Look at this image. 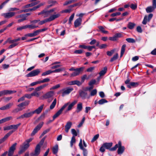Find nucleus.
Returning a JSON list of instances; mask_svg holds the SVG:
<instances>
[{
    "mask_svg": "<svg viewBox=\"0 0 156 156\" xmlns=\"http://www.w3.org/2000/svg\"><path fill=\"white\" fill-rule=\"evenodd\" d=\"M77 101L75 100L70 103V102H68L65 104L53 116V119L54 120L56 118L58 117L62 113L63 111L66 107H68L66 110V112L71 110L73 108V107L77 103Z\"/></svg>",
    "mask_w": 156,
    "mask_h": 156,
    "instance_id": "obj_1",
    "label": "nucleus"
},
{
    "mask_svg": "<svg viewBox=\"0 0 156 156\" xmlns=\"http://www.w3.org/2000/svg\"><path fill=\"white\" fill-rule=\"evenodd\" d=\"M118 148L117 153L118 154H122L124 152L125 148L124 146H122V143L121 141H119L118 144H116L115 146L110 149V151H115Z\"/></svg>",
    "mask_w": 156,
    "mask_h": 156,
    "instance_id": "obj_2",
    "label": "nucleus"
},
{
    "mask_svg": "<svg viewBox=\"0 0 156 156\" xmlns=\"http://www.w3.org/2000/svg\"><path fill=\"white\" fill-rule=\"evenodd\" d=\"M60 16V14L58 13L56 14L55 12L54 13V14L50 16L48 18L44 20L40 21L38 23L39 25H42L44 23L48 22H50L55 20V19L59 17Z\"/></svg>",
    "mask_w": 156,
    "mask_h": 156,
    "instance_id": "obj_3",
    "label": "nucleus"
},
{
    "mask_svg": "<svg viewBox=\"0 0 156 156\" xmlns=\"http://www.w3.org/2000/svg\"><path fill=\"white\" fill-rule=\"evenodd\" d=\"M85 67L82 66L79 68L76 69L74 72L72 73L71 74V76L74 77L81 74L85 69Z\"/></svg>",
    "mask_w": 156,
    "mask_h": 156,
    "instance_id": "obj_4",
    "label": "nucleus"
},
{
    "mask_svg": "<svg viewBox=\"0 0 156 156\" xmlns=\"http://www.w3.org/2000/svg\"><path fill=\"white\" fill-rule=\"evenodd\" d=\"M73 90V89L72 88H63L59 91V93H61L62 96L64 97L65 95L69 94Z\"/></svg>",
    "mask_w": 156,
    "mask_h": 156,
    "instance_id": "obj_5",
    "label": "nucleus"
},
{
    "mask_svg": "<svg viewBox=\"0 0 156 156\" xmlns=\"http://www.w3.org/2000/svg\"><path fill=\"white\" fill-rule=\"evenodd\" d=\"M152 3V6H148L146 8V10L147 13H150L153 12L156 8V0H153Z\"/></svg>",
    "mask_w": 156,
    "mask_h": 156,
    "instance_id": "obj_6",
    "label": "nucleus"
},
{
    "mask_svg": "<svg viewBox=\"0 0 156 156\" xmlns=\"http://www.w3.org/2000/svg\"><path fill=\"white\" fill-rule=\"evenodd\" d=\"M40 72V69H37L34 70L27 74V76L28 77H32L37 75Z\"/></svg>",
    "mask_w": 156,
    "mask_h": 156,
    "instance_id": "obj_7",
    "label": "nucleus"
},
{
    "mask_svg": "<svg viewBox=\"0 0 156 156\" xmlns=\"http://www.w3.org/2000/svg\"><path fill=\"white\" fill-rule=\"evenodd\" d=\"M43 122L41 123L38 124L34 129L31 134V136H34L37 132L42 127L43 125Z\"/></svg>",
    "mask_w": 156,
    "mask_h": 156,
    "instance_id": "obj_8",
    "label": "nucleus"
},
{
    "mask_svg": "<svg viewBox=\"0 0 156 156\" xmlns=\"http://www.w3.org/2000/svg\"><path fill=\"white\" fill-rule=\"evenodd\" d=\"M16 13L14 12H9L6 13H3L1 14L2 16H3L5 18H9L13 16Z\"/></svg>",
    "mask_w": 156,
    "mask_h": 156,
    "instance_id": "obj_9",
    "label": "nucleus"
},
{
    "mask_svg": "<svg viewBox=\"0 0 156 156\" xmlns=\"http://www.w3.org/2000/svg\"><path fill=\"white\" fill-rule=\"evenodd\" d=\"M29 144H28L27 143H26L25 141L22 146H21V150L19 151L20 154H21L23 152H24L29 147Z\"/></svg>",
    "mask_w": 156,
    "mask_h": 156,
    "instance_id": "obj_10",
    "label": "nucleus"
},
{
    "mask_svg": "<svg viewBox=\"0 0 156 156\" xmlns=\"http://www.w3.org/2000/svg\"><path fill=\"white\" fill-rule=\"evenodd\" d=\"M80 149L83 151V153L84 156H87L88 154L87 150L83 148L82 145V140L81 139L80 140V143L79 144Z\"/></svg>",
    "mask_w": 156,
    "mask_h": 156,
    "instance_id": "obj_11",
    "label": "nucleus"
},
{
    "mask_svg": "<svg viewBox=\"0 0 156 156\" xmlns=\"http://www.w3.org/2000/svg\"><path fill=\"white\" fill-rule=\"evenodd\" d=\"M54 94V92L52 91L47 92L42 96V97L45 99H48L52 97Z\"/></svg>",
    "mask_w": 156,
    "mask_h": 156,
    "instance_id": "obj_12",
    "label": "nucleus"
},
{
    "mask_svg": "<svg viewBox=\"0 0 156 156\" xmlns=\"http://www.w3.org/2000/svg\"><path fill=\"white\" fill-rule=\"evenodd\" d=\"M55 9H52L47 11L44 10V17H46L50 16H51L52 15V12L55 11Z\"/></svg>",
    "mask_w": 156,
    "mask_h": 156,
    "instance_id": "obj_13",
    "label": "nucleus"
},
{
    "mask_svg": "<svg viewBox=\"0 0 156 156\" xmlns=\"http://www.w3.org/2000/svg\"><path fill=\"white\" fill-rule=\"evenodd\" d=\"M40 148L41 147L39 145H37L35 149L34 153H32L31 155L32 156H37L38 155L40 152Z\"/></svg>",
    "mask_w": 156,
    "mask_h": 156,
    "instance_id": "obj_14",
    "label": "nucleus"
},
{
    "mask_svg": "<svg viewBox=\"0 0 156 156\" xmlns=\"http://www.w3.org/2000/svg\"><path fill=\"white\" fill-rule=\"evenodd\" d=\"M82 20V19L80 17L76 19L74 22L75 27L76 28L80 26L81 24Z\"/></svg>",
    "mask_w": 156,
    "mask_h": 156,
    "instance_id": "obj_15",
    "label": "nucleus"
},
{
    "mask_svg": "<svg viewBox=\"0 0 156 156\" xmlns=\"http://www.w3.org/2000/svg\"><path fill=\"white\" fill-rule=\"evenodd\" d=\"M13 105V103H9L6 105L1 107L0 110H5L10 108Z\"/></svg>",
    "mask_w": 156,
    "mask_h": 156,
    "instance_id": "obj_16",
    "label": "nucleus"
},
{
    "mask_svg": "<svg viewBox=\"0 0 156 156\" xmlns=\"http://www.w3.org/2000/svg\"><path fill=\"white\" fill-rule=\"evenodd\" d=\"M39 34L38 30L34 31L33 33L27 34L25 35V36L29 37H35Z\"/></svg>",
    "mask_w": 156,
    "mask_h": 156,
    "instance_id": "obj_17",
    "label": "nucleus"
},
{
    "mask_svg": "<svg viewBox=\"0 0 156 156\" xmlns=\"http://www.w3.org/2000/svg\"><path fill=\"white\" fill-rule=\"evenodd\" d=\"M72 125L71 122L69 121L67 122L65 126V131L66 133H68L69 129L71 128Z\"/></svg>",
    "mask_w": 156,
    "mask_h": 156,
    "instance_id": "obj_18",
    "label": "nucleus"
},
{
    "mask_svg": "<svg viewBox=\"0 0 156 156\" xmlns=\"http://www.w3.org/2000/svg\"><path fill=\"white\" fill-rule=\"evenodd\" d=\"M21 125V123H19L16 125H12L9 126V130L11 129H13V130L15 131L17 130L18 127Z\"/></svg>",
    "mask_w": 156,
    "mask_h": 156,
    "instance_id": "obj_19",
    "label": "nucleus"
},
{
    "mask_svg": "<svg viewBox=\"0 0 156 156\" xmlns=\"http://www.w3.org/2000/svg\"><path fill=\"white\" fill-rule=\"evenodd\" d=\"M68 84L70 85H77L78 86H80L81 84V83L80 81L77 80H75L70 81L68 83Z\"/></svg>",
    "mask_w": 156,
    "mask_h": 156,
    "instance_id": "obj_20",
    "label": "nucleus"
},
{
    "mask_svg": "<svg viewBox=\"0 0 156 156\" xmlns=\"http://www.w3.org/2000/svg\"><path fill=\"white\" fill-rule=\"evenodd\" d=\"M44 106V105H42L39 107H38L37 109L36 110L33 111V114H34V113H37V114H39L40 113L43 109Z\"/></svg>",
    "mask_w": 156,
    "mask_h": 156,
    "instance_id": "obj_21",
    "label": "nucleus"
},
{
    "mask_svg": "<svg viewBox=\"0 0 156 156\" xmlns=\"http://www.w3.org/2000/svg\"><path fill=\"white\" fill-rule=\"evenodd\" d=\"M83 108V104L81 103H79L77 106L76 110V111L77 113H78L80 112Z\"/></svg>",
    "mask_w": 156,
    "mask_h": 156,
    "instance_id": "obj_22",
    "label": "nucleus"
},
{
    "mask_svg": "<svg viewBox=\"0 0 156 156\" xmlns=\"http://www.w3.org/2000/svg\"><path fill=\"white\" fill-rule=\"evenodd\" d=\"M2 91L4 95L6 94H12L16 92V91L15 90H4Z\"/></svg>",
    "mask_w": 156,
    "mask_h": 156,
    "instance_id": "obj_23",
    "label": "nucleus"
},
{
    "mask_svg": "<svg viewBox=\"0 0 156 156\" xmlns=\"http://www.w3.org/2000/svg\"><path fill=\"white\" fill-rule=\"evenodd\" d=\"M138 84L136 82H130L129 84L127 85V87L129 88H131V87H136L137 86Z\"/></svg>",
    "mask_w": 156,
    "mask_h": 156,
    "instance_id": "obj_24",
    "label": "nucleus"
},
{
    "mask_svg": "<svg viewBox=\"0 0 156 156\" xmlns=\"http://www.w3.org/2000/svg\"><path fill=\"white\" fill-rule=\"evenodd\" d=\"M103 146H105V148L106 149H110L111 148V147L112 146V143H104L103 144Z\"/></svg>",
    "mask_w": 156,
    "mask_h": 156,
    "instance_id": "obj_25",
    "label": "nucleus"
},
{
    "mask_svg": "<svg viewBox=\"0 0 156 156\" xmlns=\"http://www.w3.org/2000/svg\"><path fill=\"white\" fill-rule=\"evenodd\" d=\"M107 71V68L106 67H104L103 70H101L99 73L100 76H102L104 75L106 73Z\"/></svg>",
    "mask_w": 156,
    "mask_h": 156,
    "instance_id": "obj_26",
    "label": "nucleus"
},
{
    "mask_svg": "<svg viewBox=\"0 0 156 156\" xmlns=\"http://www.w3.org/2000/svg\"><path fill=\"white\" fill-rule=\"evenodd\" d=\"M32 112H30L29 113H26L23 115V118H27L31 117L33 114Z\"/></svg>",
    "mask_w": 156,
    "mask_h": 156,
    "instance_id": "obj_27",
    "label": "nucleus"
},
{
    "mask_svg": "<svg viewBox=\"0 0 156 156\" xmlns=\"http://www.w3.org/2000/svg\"><path fill=\"white\" fill-rule=\"evenodd\" d=\"M126 47V44H123L121 48V55L120 57H121L122 56L124 53L125 52V48Z\"/></svg>",
    "mask_w": 156,
    "mask_h": 156,
    "instance_id": "obj_28",
    "label": "nucleus"
},
{
    "mask_svg": "<svg viewBox=\"0 0 156 156\" xmlns=\"http://www.w3.org/2000/svg\"><path fill=\"white\" fill-rule=\"evenodd\" d=\"M136 24L132 22H129L128 24L127 27L130 29H133L135 26Z\"/></svg>",
    "mask_w": 156,
    "mask_h": 156,
    "instance_id": "obj_29",
    "label": "nucleus"
},
{
    "mask_svg": "<svg viewBox=\"0 0 156 156\" xmlns=\"http://www.w3.org/2000/svg\"><path fill=\"white\" fill-rule=\"evenodd\" d=\"M57 102V100L56 98H55L53 102L52 103L51 105L50 106V109H52L54 108L55 107V106Z\"/></svg>",
    "mask_w": 156,
    "mask_h": 156,
    "instance_id": "obj_30",
    "label": "nucleus"
},
{
    "mask_svg": "<svg viewBox=\"0 0 156 156\" xmlns=\"http://www.w3.org/2000/svg\"><path fill=\"white\" fill-rule=\"evenodd\" d=\"M33 8H31V9H27L22 10H21L20 11H19L18 13H21L23 12H30V11H34V10H33Z\"/></svg>",
    "mask_w": 156,
    "mask_h": 156,
    "instance_id": "obj_31",
    "label": "nucleus"
},
{
    "mask_svg": "<svg viewBox=\"0 0 156 156\" xmlns=\"http://www.w3.org/2000/svg\"><path fill=\"white\" fill-rule=\"evenodd\" d=\"M90 75L89 76H87L86 74L84 75L81 77V81L83 82H84L85 80H88L90 79Z\"/></svg>",
    "mask_w": 156,
    "mask_h": 156,
    "instance_id": "obj_32",
    "label": "nucleus"
},
{
    "mask_svg": "<svg viewBox=\"0 0 156 156\" xmlns=\"http://www.w3.org/2000/svg\"><path fill=\"white\" fill-rule=\"evenodd\" d=\"M58 146L57 144L55 145L52 148V151L54 154H56L58 151Z\"/></svg>",
    "mask_w": 156,
    "mask_h": 156,
    "instance_id": "obj_33",
    "label": "nucleus"
},
{
    "mask_svg": "<svg viewBox=\"0 0 156 156\" xmlns=\"http://www.w3.org/2000/svg\"><path fill=\"white\" fill-rule=\"evenodd\" d=\"M27 28H28L30 29H33L38 27V26H35L34 24L27 25Z\"/></svg>",
    "mask_w": 156,
    "mask_h": 156,
    "instance_id": "obj_34",
    "label": "nucleus"
},
{
    "mask_svg": "<svg viewBox=\"0 0 156 156\" xmlns=\"http://www.w3.org/2000/svg\"><path fill=\"white\" fill-rule=\"evenodd\" d=\"M65 68L64 67L61 68H60L56 69L52 71V73H58L61 71H63L65 70Z\"/></svg>",
    "mask_w": 156,
    "mask_h": 156,
    "instance_id": "obj_35",
    "label": "nucleus"
},
{
    "mask_svg": "<svg viewBox=\"0 0 156 156\" xmlns=\"http://www.w3.org/2000/svg\"><path fill=\"white\" fill-rule=\"evenodd\" d=\"M118 57V53H116L113 56L111 59L110 62H113V61L116 60Z\"/></svg>",
    "mask_w": 156,
    "mask_h": 156,
    "instance_id": "obj_36",
    "label": "nucleus"
},
{
    "mask_svg": "<svg viewBox=\"0 0 156 156\" xmlns=\"http://www.w3.org/2000/svg\"><path fill=\"white\" fill-rule=\"evenodd\" d=\"M29 104V101H25L21 103L18 105V106L20 108L23 107L24 106L28 105Z\"/></svg>",
    "mask_w": 156,
    "mask_h": 156,
    "instance_id": "obj_37",
    "label": "nucleus"
},
{
    "mask_svg": "<svg viewBox=\"0 0 156 156\" xmlns=\"http://www.w3.org/2000/svg\"><path fill=\"white\" fill-rule=\"evenodd\" d=\"M76 142L75 137L74 136H73L72 137L71 140L70 141V146L72 147L73 146V144Z\"/></svg>",
    "mask_w": 156,
    "mask_h": 156,
    "instance_id": "obj_38",
    "label": "nucleus"
},
{
    "mask_svg": "<svg viewBox=\"0 0 156 156\" xmlns=\"http://www.w3.org/2000/svg\"><path fill=\"white\" fill-rule=\"evenodd\" d=\"M80 96L83 98H85L87 95V93L84 91H81L80 94Z\"/></svg>",
    "mask_w": 156,
    "mask_h": 156,
    "instance_id": "obj_39",
    "label": "nucleus"
},
{
    "mask_svg": "<svg viewBox=\"0 0 156 156\" xmlns=\"http://www.w3.org/2000/svg\"><path fill=\"white\" fill-rule=\"evenodd\" d=\"M52 73V71L50 70L43 73L41 75L42 76H45L46 75L50 74Z\"/></svg>",
    "mask_w": 156,
    "mask_h": 156,
    "instance_id": "obj_40",
    "label": "nucleus"
},
{
    "mask_svg": "<svg viewBox=\"0 0 156 156\" xmlns=\"http://www.w3.org/2000/svg\"><path fill=\"white\" fill-rule=\"evenodd\" d=\"M108 101L105 99H102L98 101V103L100 105H102L105 103H107Z\"/></svg>",
    "mask_w": 156,
    "mask_h": 156,
    "instance_id": "obj_41",
    "label": "nucleus"
},
{
    "mask_svg": "<svg viewBox=\"0 0 156 156\" xmlns=\"http://www.w3.org/2000/svg\"><path fill=\"white\" fill-rule=\"evenodd\" d=\"M126 40L129 43H134L136 42L135 40L132 38H127L126 39Z\"/></svg>",
    "mask_w": 156,
    "mask_h": 156,
    "instance_id": "obj_42",
    "label": "nucleus"
},
{
    "mask_svg": "<svg viewBox=\"0 0 156 156\" xmlns=\"http://www.w3.org/2000/svg\"><path fill=\"white\" fill-rule=\"evenodd\" d=\"M75 0H70L69 1H67L65 2L63 4V5L65 6L67 5L68 4H70L73 2H75Z\"/></svg>",
    "mask_w": 156,
    "mask_h": 156,
    "instance_id": "obj_43",
    "label": "nucleus"
},
{
    "mask_svg": "<svg viewBox=\"0 0 156 156\" xmlns=\"http://www.w3.org/2000/svg\"><path fill=\"white\" fill-rule=\"evenodd\" d=\"M16 143H15L10 148L9 150L12 151L13 152H14V151L16 149Z\"/></svg>",
    "mask_w": 156,
    "mask_h": 156,
    "instance_id": "obj_44",
    "label": "nucleus"
},
{
    "mask_svg": "<svg viewBox=\"0 0 156 156\" xmlns=\"http://www.w3.org/2000/svg\"><path fill=\"white\" fill-rule=\"evenodd\" d=\"M50 79L48 78H46L41 80H39L40 84L42 83L48 82L50 81Z\"/></svg>",
    "mask_w": 156,
    "mask_h": 156,
    "instance_id": "obj_45",
    "label": "nucleus"
},
{
    "mask_svg": "<svg viewBox=\"0 0 156 156\" xmlns=\"http://www.w3.org/2000/svg\"><path fill=\"white\" fill-rule=\"evenodd\" d=\"M75 14L73 13L70 17L69 20V24H71L72 21L73 20Z\"/></svg>",
    "mask_w": 156,
    "mask_h": 156,
    "instance_id": "obj_46",
    "label": "nucleus"
},
{
    "mask_svg": "<svg viewBox=\"0 0 156 156\" xmlns=\"http://www.w3.org/2000/svg\"><path fill=\"white\" fill-rule=\"evenodd\" d=\"M72 11L71 9H66L64 10H62L60 12L61 13H69Z\"/></svg>",
    "mask_w": 156,
    "mask_h": 156,
    "instance_id": "obj_47",
    "label": "nucleus"
},
{
    "mask_svg": "<svg viewBox=\"0 0 156 156\" xmlns=\"http://www.w3.org/2000/svg\"><path fill=\"white\" fill-rule=\"evenodd\" d=\"M148 21L147 16H145L144 19V20L142 21V23L143 24L145 25L147 24V23Z\"/></svg>",
    "mask_w": 156,
    "mask_h": 156,
    "instance_id": "obj_48",
    "label": "nucleus"
},
{
    "mask_svg": "<svg viewBox=\"0 0 156 156\" xmlns=\"http://www.w3.org/2000/svg\"><path fill=\"white\" fill-rule=\"evenodd\" d=\"M115 50V49L112 50L110 51H108L107 52V54L109 56H111L113 54Z\"/></svg>",
    "mask_w": 156,
    "mask_h": 156,
    "instance_id": "obj_49",
    "label": "nucleus"
},
{
    "mask_svg": "<svg viewBox=\"0 0 156 156\" xmlns=\"http://www.w3.org/2000/svg\"><path fill=\"white\" fill-rule=\"evenodd\" d=\"M27 29V27H26V25L17 27L16 29V30L18 31H20V30H22L23 29Z\"/></svg>",
    "mask_w": 156,
    "mask_h": 156,
    "instance_id": "obj_50",
    "label": "nucleus"
},
{
    "mask_svg": "<svg viewBox=\"0 0 156 156\" xmlns=\"http://www.w3.org/2000/svg\"><path fill=\"white\" fill-rule=\"evenodd\" d=\"M60 87V85L59 84H58L52 87L50 89V90H55L59 88Z\"/></svg>",
    "mask_w": 156,
    "mask_h": 156,
    "instance_id": "obj_51",
    "label": "nucleus"
},
{
    "mask_svg": "<svg viewBox=\"0 0 156 156\" xmlns=\"http://www.w3.org/2000/svg\"><path fill=\"white\" fill-rule=\"evenodd\" d=\"M71 131L72 134L74 135L73 136H74L75 137V136H76L77 135V132L75 129H71Z\"/></svg>",
    "mask_w": 156,
    "mask_h": 156,
    "instance_id": "obj_52",
    "label": "nucleus"
},
{
    "mask_svg": "<svg viewBox=\"0 0 156 156\" xmlns=\"http://www.w3.org/2000/svg\"><path fill=\"white\" fill-rule=\"evenodd\" d=\"M99 134H97L96 135H95L93 138V139H92L91 140V142H94L95 141L98 139V138L99 137Z\"/></svg>",
    "mask_w": 156,
    "mask_h": 156,
    "instance_id": "obj_53",
    "label": "nucleus"
},
{
    "mask_svg": "<svg viewBox=\"0 0 156 156\" xmlns=\"http://www.w3.org/2000/svg\"><path fill=\"white\" fill-rule=\"evenodd\" d=\"M46 138V136H44V137L41 140V141L40 142L39 144H38L37 145H39L41 147V146L43 145V144L44 143V141L45 140Z\"/></svg>",
    "mask_w": 156,
    "mask_h": 156,
    "instance_id": "obj_54",
    "label": "nucleus"
},
{
    "mask_svg": "<svg viewBox=\"0 0 156 156\" xmlns=\"http://www.w3.org/2000/svg\"><path fill=\"white\" fill-rule=\"evenodd\" d=\"M97 93V90L96 89H94L91 91L90 93V95L91 96H94Z\"/></svg>",
    "mask_w": 156,
    "mask_h": 156,
    "instance_id": "obj_55",
    "label": "nucleus"
},
{
    "mask_svg": "<svg viewBox=\"0 0 156 156\" xmlns=\"http://www.w3.org/2000/svg\"><path fill=\"white\" fill-rule=\"evenodd\" d=\"M95 67H91L88 68L87 69V71L88 72H92L93 70L94 69Z\"/></svg>",
    "mask_w": 156,
    "mask_h": 156,
    "instance_id": "obj_56",
    "label": "nucleus"
},
{
    "mask_svg": "<svg viewBox=\"0 0 156 156\" xmlns=\"http://www.w3.org/2000/svg\"><path fill=\"white\" fill-rule=\"evenodd\" d=\"M85 118L84 117H83L82 120H81V122L79 123V124L78 125V127H80L81 126H82V125L83 124V123L84 121H85Z\"/></svg>",
    "mask_w": 156,
    "mask_h": 156,
    "instance_id": "obj_57",
    "label": "nucleus"
},
{
    "mask_svg": "<svg viewBox=\"0 0 156 156\" xmlns=\"http://www.w3.org/2000/svg\"><path fill=\"white\" fill-rule=\"evenodd\" d=\"M83 50L82 49H80L75 50L74 51V53L76 54H80L82 53Z\"/></svg>",
    "mask_w": 156,
    "mask_h": 156,
    "instance_id": "obj_58",
    "label": "nucleus"
},
{
    "mask_svg": "<svg viewBox=\"0 0 156 156\" xmlns=\"http://www.w3.org/2000/svg\"><path fill=\"white\" fill-rule=\"evenodd\" d=\"M18 44V43H14L13 44H12L9 46L8 47L9 49H11L12 48L16 46H17Z\"/></svg>",
    "mask_w": 156,
    "mask_h": 156,
    "instance_id": "obj_59",
    "label": "nucleus"
},
{
    "mask_svg": "<svg viewBox=\"0 0 156 156\" xmlns=\"http://www.w3.org/2000/svg\"><path fill=\"white\" fill-rule=\"evenodd\" d=\"M121 14V13L120 12H117L116 13H114L112 14L110 16L112 17H115L117 16H119Z\"/></svg>",
    "mask_w": 156,
    "mask_h": 156,
    "instance_id": "obj_60",
    "label": "nucleus"
},
{
    "mask_svg": "<svg viewBox=\"0 0 156 156\" xmlns=\"http://www.w3.org/2000/svg\"><path fill=\"white\" fill-rule=\"evenodd\" d=\"M40 84L39 80L31 83L30 84V86H33L36 85Z\"/></svg>",
    "mask_w": 156,
    "mask_h": 156,
    "instance_id": "obj_61",
    "label": "nucleus"
},
{
    "mask_svg": "<svg viewBox=\"0 0 156 156\" xmlns=\"http://www.w3.org/2000/svg\"><path fill=\"white\" fill-rule=\"evenodd\" d=\"M49 131V129H47V130H46L44 131L41 134V135L40 137H41L43 136H44L45 134H46Z\"/></svg>",
    "mask_w": 156,
    "mask_h": 156,
    "instance_id": "obj_62",
    "label": "nucleus"
},
{
    "mask_svg": "<svg viewBox=\"0 0 156 156\" xmlns=\"http://www.w3.org/2000/svg\"><path fill=\"white\" fill-rule=\"evenodd\" d=\"M5 122H7L9 121L10 120H12V116H9L4 118Z\"/></svg>",
    "mask_w": 156,
    "mask_h": 156,
    "instance_id": "obj_63",
    "label": "nucleus"
},
{
    "mask_svg": "<svg viewBox=\"0 0 156 156\" xmlns=\"http://www.w3.org/2000/svg\"><path fill=\"white\" fill-rule=\"evenodd\" d=\"M96 82V81L95 80H91L89 82V84L90 86H92L93 85L95 84Z\"/></svg>",
    "mask_w": 156,
    "mask_h": 156,
    "instance_id": "obj_64",
    "label": "nucleus"
}]
</instances>
